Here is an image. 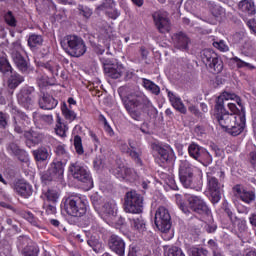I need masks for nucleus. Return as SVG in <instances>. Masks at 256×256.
Segmentation results:
<instances>
[{"instance_id":"6ab92c4d","label":"nucleus","mask_w":256,"mask_h":256,"mask_svg":"<svg viewBox=\"0 0 256 256\" xmlns=\"http://www.w3.org/2000/svg\"><path fill=\"white\" fill-rule=\"evenodd\" d=\"M173 45L176 49L180 51H189V44L191 39L188 38L187 34L183 32H178L172 35Z\"/></svg>"},{"instance_id":"69168bd1","label":"nucleus","mask_w":256,"mask_h":256,"mask_svg":"<svg viewBox=\"0 0 256 256\" xmlns=\"http://www.w3.org/2000/svg\"><path fill=\"white\" fill-rule=\"evenodd\" d=\"M55 153H56V155H58V157L67 156V151L65 150V146H63V145H58L55 149Z\"/></svg>"},{"instance_id":"bf43d9fd","label":"nucleus","mask_w":256,"mask_h":256,"mask_svg":"<svg viewBox=\"0 0 256 256\" xmlns=\"http://www.w3.org/2000/svg\"><path fill=\"white\" fill-rule=\"evenodd\" d=\"M213 47H215L219 51H229V46H227L223 40L213 42Z\"/></svg>"},{"instance_id":"e433bc0d","label":"nucleus","mask_w":256,"mask_h":256,"mask_svg":"<svg viewBox=\"0 0 256 256\" xmlns=\"http://www.w3.org/2000/svg\"><path fill=\"white\" fill-rule=\"evenodd\" d=\"M41 181L44 183V185H49L52 181H59L57 177L51 173V171L48 169L47 171H44L41 174Z\"/></svg>"},{"instance_id":"8fccbe9b","label":"nucleus","mask_w":256,"mask_h":256,"mask_svg":"<svg viewBox=\"0 0 256 256\" xmlns=\"http://www.w3.org/2000/svg\"><path fill=\"white\" fill-rule=\"evenodd\" d=\"M227 105L228 109L231 111L230 115H236V117H239V115H241V113L243 112L240 105H238L239 108L233 102H228Z\"/></svg>"},{"instance_id":"bb28decb","label":"nucleus","mask_w":256,"mask_h":256,"mask_svg":"<svg viewBox=\"0 0 256 256\" xmlns=\"http://www.w3.org/2000/svg\"><path fill=\"white\" fill-rule=\"evenodd\" d=\"M38 67L44 73H50L51 77H57L59 75V65L55 64V62H38Z\"/></svg>"},{"instance_id":"4c0bfd02","label":"nucleus","mask_w":256,"mask_h":256,"mask_svg":"<svg viewBox=\"0 0 256 256\" xmlns=\"http://www.w3.org/2000/svg\"><path fill=\"white\" fill-rule=\"evenodd\" d=\"M55 131L56 134L59 135V137H65V133H67V126H65L63 122H61L60 116H57Z\"/></svg>"},{"instance_id":"c9c22d12","label":"nucleus","mask_w":256,"mask_h":256,"mask_svg":"<svg viewBox=\"0 0 256 256\" xmlns=\"http://www.w3.org/2000/svg\"><path fill=\"white\" fill-rule=\"evenodd\" d=\"M131 221V226L133 229H136V231H145V221L143 220V217H137V218H132L130 219Z\"/></svg>"},{"instance_id":"cd10ccee","label":"nucleus","mask_w":256,"mask_h":256,"mask_svg":"<svg viewBox=\"0 0 256 256\" xmlns=\"http://www.w3.org/2000/svg\"><path fill=\"white\" fill-rule=\"evenodd\" d=\"M9 153L15 155L19 161L22 163L27 162V152L21 148L16 143H10L7 147Z\"/></svg>"},{"instance_id":"49530a36","label":"nucleus","mask_w":256,"mask_h":256,"mask_svg":"<svg viewBox=\"0 0 256 256\" xmlns=\"http://www.w3.org/2000/svg\"><path fill=\"white\" fill-rule=\"evenodd\" d=\"M232 61H234V63H236L238 69H243V67H246L247 69H255V66L251 65L250 63H247V62L241 60L237 56L233 57Z\"/></svg>"},{"instance_id":"dca6fc26","label":"nucleus","mask_w":256,"mask_h":256,"mask_svg":"<svg viewBox=\"0 0 256 256\" xmlns=\"http://www.w3.org/2000/svg\"><path fill=\"white\" fill-rule=\"evenodd\" d=\"M35 93V88L25 86L21 88L17 95L19 105H22L25 109L33 107V98L31 94Z\"/></svg>"},{"instance_id":"9d476101","label":"nucleus","mask_w":256,"mask_h":256,"mask_svg":"<svg viewBox=\"0 0 256 256\" xmlns=\"http://www.w3.org/2000/svg\"><path fill=\"white\" fill-rule=\"evenodd\" d=\"M126 213H143V196L136 191L127 192L124 201Z\"/></svg>"},{"instance_id":"4468645a","label":"nucleus","mask_w":256,"mask_h":256,"mask_svg":"<svg viewBox=\"0 0 256 256\" xmlns=\"http://www.w3.org/2000/svg\"><path fill=\"white\" fill-rule=\"evenodd\" d=\"M11 57L18 71H20V73H22L23 75H29V73L33 71L31 69V64H29V61H27V59H25V57H23V55H21V52H19L18 50L13 49L11 51Z\"/></svg>"},{"instance_id":"ddd939ff","label":"nucleus","mask_w":256,"mask_h":256,"mask_svg":"<svg viewBox=\"0 0 256 256\" xmlns=\"http://www.w3.org/2000/svg\"><path fill=\"white\" fill-rule=\"evenodd\" d=\"M152 18L159 33L165 34L171 31V20L167 12L158 10L152 14Z\"/></svg>"},{"instance_id":"338daca9","label":"nucleus","mask_w":256,"mask_h":256,"mask_svg":"<svg viewBox=\"0 0 256 256\" xmlns=\"http://www.w3.org/2000/svg\"><path fill=\"white\" fill-rule=\"evenodd\" d=\"M0 127L5 129L7 127V114L0 112Z\"/></svg>"},{"instance_id":"5701e85b","label":"nucleus","mask_w":256,"mask_h":256,"mask_svg":"<svg viewBox=\"0 0 256 256\" xmlns=\"http://www.w3.org/2000/svg\"><path fill=\"white\" fill-rule=\"evenodd\" d=\"M29 117L25 113L18 112L16 116L13 118V127L15 133L21 135L25 131V121H27Z\"/></svg>"},{"instance_id":"f8f14e48","label":"nucleus","mask_w":256,"mask_h":256,"mask_svg":"<svg viewBox=\"0 0 256 256\" xmlns=\"http://www.w3.org/2000/svg\"><path fill=\"white\" fill-rule=\"evenodd\" d=\"M154 223L161 233H167L171 229V214L164 206H160L155 213Z\"/></svg>"},{"instance_id":"f03ea898","label":"nucleus","mask_w":256,"mask_h":256,"mask_svg":"<svg viewBox=\"0 0 256 256\" xmlns=\"http://www.w3.org/2000/svg\"><path fill=\"white\" fill-rule=\"evenodd\" d=\"M122 101L127 113L134 121H143V113H147L148 117H157L159 113L144 94L131 95L123 98Z\"/></svg>"},{"instance_id":"09e8293b","label":"nucleus","mask_w":256,"mask_h":256,"mask_svg":"<svg viewBox=\"0 0 256 256\" xmlns=\"http://www.w3.org/2000/svg\"><path fill=\"white\" fill-rule=\"evenodd\" d=\"M137 174L135 173L134 169L124 167V173L122 179H127L128 181H133L136 179Z\"/></svg>"},{"instance_id":"0eeeda50","label":"nucleus","mask_w":256,"mask_h":256,"mask_svg":"<svg viewBox=\"0 0 256 256\" xmlns=\"http://www.w3.org/2000/svg\"><path fill=\"white\" fill-rule=\"evenodd\" d=\"M61 209L71 217H83L87 213V204H85L81 197L71 195L63 199Z\"/></svg>"},{"instance_id":"37998d69","label":"nucleus","mask_w":256,"mask_h":256,"mask_svg":"<svg viewBox=\"0 0 256 256\" xmlns=\"http://www.w3.org/2000/svg\"><path fill=\"white\" fill-rule=\"evenodd\" d=\"M115 209L116 206L115 204L111 203V202H107L103 205L102 211L103 213H105L106 215H110V216H115Z\"/></svg>"},{"instance_id":"603ef678","label":"nucleus","mask_w":256,"mask_h":256,"mask_svg":"<svg viewBox=\"0 0 256 256\" xmlns=\"http://www.w3.org/2000/svg\"><path fill=\"white\" fill-rule=\"evenodd\" d=\"M100 60L103 65L104 71H107V69H109L110 67H113L114 65L117 64V63H115V61L113 59L106 58V57H102V58H100Z\"/></svg>"},{"instance_id":"3c124183","label":"nucleus","mask_w":256,"mask_h":256,"mask_svg":"<svg viewBox=\"0 0 256 256\" xmlns=\"http://www.w3.org/2000/svg\"><path fill=\"white\" fill-rule=\"evenodd\" d=\"M48 201H51L52 203H57V200L59 199V192L57 190H47L45 194Z\"/></svg>"},{"instance_id":"c85d7f7f","label":"nucleus","mask_w":256,"mask_h":256,"mask_svg":"<svg viewBox=\"0 0 256 256\" xmlns=\"http://www.w3.org/2000/svg\"><path fill=\"white\" fill-rule=\"evenodd\" d=\"M238 9L246 15H255V3L253 0H242L238 4Z\"/></svg>"},{"instance_id":"72a5a7b5","label":"nucleus","mask_w":256,"mask_h":256,"mask_svg":"<svg viewBox=\"0 0 256 256\" xmlns=\"http://www.w3.org/2000/svg\"><path fill=\"white\" fill-rule=\"evenodd\" d=\"M142 83L143 87H145L147 91H150V93H153V95H159L161 93V88H159L153 81L143 78Z\"/></svg>"},{"instance_id":"a19ab883","label":"nucleus","mask_w":256,"mask_h":256,"mask_svg":"<svg viewBox=\"0 0 256 256\" xmlns=\"http://www.w3.org/2000/svg\"><path fill=\"white\" fill-rule=\"evenodd\" d=\"M240 199H242L244 203H251L255 201V192L243 190V193L240 194Z\"/></svg>"},{"instance_id":"052dcab7","label":"nucleus","mask_w":256,"mask_h":256,"mask_svg":"<svg viewBox=\"0 0 256 256\" xmlns=\"http://www.w3.org/2000/svg\"><path fill=\"white\" fill-rule=\"evenodd\" d=\"M125 171V166H117L113 169V174L117 179H123V173Z\"/></svg>"},{"instance_id":"6e6d98bb","label":"nucleus","mask_w":256,"mask_h":256,"mask_svg":"<svg viewBox=\"0 0 256 256\" xmlns=\"http://www.w3.org/2000/svg\"><path fill=\"white\" fill-rule=\"evenodd\" d=\"M201 159H204V161L206 162V165H211V163H213V156L205 148L201 154Z\"/></svg>"},{"instance_id":"20e7f679","label":"nucleus","mask_w":256,"mask_h":256,"mask_svg":"<svg viewBox=\"0 0 256 256\" xmlns=\"http://www.w3.org/2000/svg\"><path fill=\"white\" fill-rule=\"evenodd\" d=\"M207 189L210 194V201L213 205L221 201V191H223V185L217 177L220 179H225V172L221 171L219 168H213L207 172Z\"/></svg>"},{"instance_id":"5fc2aeb1","label":"nucleus","mask_w":256,"mask_h":256,"mask_svg":"<svg viewBox=\"0 0 256 256\" xmlns=\"http://www.w3.org/2000/svg\"><path fill=\"white\" fill-rule=\"evenodd\" d=\"M105 14L107 15V17H109V19L115 20L119 17V15H121V12L115 8H112V9L105 10Z\"/></svg>"},{"instance_id":"39448f33","label":"nucleus","mask_w":256,"mask_h":256,"mask_svg":"<svg viewBox=\"0 0 256 256\" xmlns=\"http://www.w3.org/2000/svg\"><path fill=\"white\" fill-rule=\"evenodd\" d=\"M60 45L70 57L79 58L87 53V44L81 36L67 35L61 40Z\"/></svg>"},{"instance_id":"2f4dec72","label":"nucleus","mask_w":256,"mask_h":256,"mask_svg":"<svg viewBox=\"0 0 256 256\" xmlns=\"http://www.w3.org/2000/svg\"><path fill=\"white\" fill-rule=\"evenodd\" d=\"M209 7L213 17L216 19H223L225 17V8L219 5V3L210 1Z\"/></svg>"},{"instance_id":"864d4df0","label":"nucleus","mask_w":256,"mask_h":256,"mask_svg":"<svg viewBox=\"0 0 256 256\" xmlns=\"http://www.w3.org/2000/svg\"><path fill=\"white\" fill-rule=\"evenodd\" d=\"M25 256H37L39 255V248L36 246H28L24 251Z\"/></svg>"},{"instance_id":"f257e3e1","label":"nucleus","mask_w":256,"mask_h":256,"mask_svg":"<svg viewBox=\"0 0 256 256\" xmlns=\"http://www.w3.org/2000/svg\"><path fill=\"white\" fill-rule=\"evenodd\" d=\"M214 119L232 137L241 135L246 123L241 98L229 93L219 96L215 104Z\"/></svg>"},{"instance_id":"9b49d317","label":"nucleus","mask_w":256,"mask_h":256,"mask_svg":"<svg viewBox=\"0 0 256 256\" xmlns=\"http://www.w3.org/2000/svg\"><path fill=\"white\" fill-rule=\"evenodd\" d=\"M194 175L193 165L187 160H181L179 165V180L183 187L186 189L193 187Z\"/></svg>"},{"instance_id":"4d7b16f0","label":"nucleus","mask_w":256,"mask_h":256,"mask_svg":"<svg viewBox=\"0 0 256 256\" xmlns=\"http://www.w3.org/2000/svg\"><path fill=\"white\" fill-rule=\"evenodd\" d=\"M38 119H39V121H42V123H46V125L53 124V115L40 114V115H38Z\"/></svg>"},{"instance_id":"b1692460","label":"nucleus","mask_w":256,"mask_h":256,"mask_svg":"<svg viewBox=\"0 0 256 256\" xmlns=\"http://www.w3.org/2000/svg\"><path fill=\"white\" fill-rule=\"evenodd\" d=\"M124 72L125 68L119 63L110 66V68H106L104 71L106 77H110V79H120Z\"/></svg>"},{"instance_id":"f3484780","label":"nucleus","mask_w":256,"mask_h":256,"mask_svg":"<svg viewBox=\"0 0 256 256\" xmlns=\"http://www.w3.org/2000/svg\"><path fill=\"white\" fill-rule=\"evenodd\" d=\"M108 247L116 255L125 256V240L120 236L112 234L108 239Z\"/></svg>"},{"instance_id":"de8ad7c7","label":"nucleus","mask_w":256,"mask_h":256,"mask_svg":"<svg viewBox=\"0 0 256 256\" xmlns=\"http://www.w3.org/2000/svg\"><path fill=\"white\" fill-rule=\"evenodd\" d=\"M115 8V0H104L101 5L97 7L98 11H107Z\"/></svg>"},{"instance_id":"774afa93","label":"nucleus","mask_w":256,"mask_h":256,"mask_svg":"<svg viewBox=\"0 0 256 256\" xmlns=\"http://www.w3.org/2000/svg\"><path fill=\"white\" fill-rule=\"evenodd\" d=\"M249 159L252 166L256 167V151L249 153Z\"/></svg>"},{"instance_id":"a18cd8bd","label":"nucleus","mask_w":256,"mask_h":256,"mask_svg":"<svg viewBox=\"0 0 256 256\" xmlns=\"http://www.w3.org/2000/svg\"><path fill=\"white\" fill-rule=\"evenodd\" d=\"M4 19H5V22L7 23V25H9V27H17V19H15L13 12L8 11L4 15Z\"/></svg>"},{"instance_id":"1a4fd4ad","label":"nucleus","mask_w":256,"mask_h":256,"mask_svg":"<svg viewBox=\"0 0 256 256\" xmlns=\"http://www.w3.org/2000/svg\"><path fill=\"white\" fill-rule=\"evenodd\" d=\"M200 57L211 73H221L223 71V60L213 50H203Z\"/></svg>"},{"instance_id":"473e14b6","label":"nucleus","mask_w":256,"mask_h":256,"mask_svg":"<svg viewBox=\"0 0 256 256\" xmlns=\"http://www.w3.org/2000/svg\"><path fill=\"white\" fill-rule=\"evenodd\" d=\"M28 45L31 49H37L43 45V36L39 34H31L28 38Z\"/></svg>"},{"instance_id":"f704fd0d","label":"nucleus","mask_w":256,"mask_h":256,"mask_svg":"<svg viewBox=\"0 0 256 256\" xmlns=\"http://www.w3.org/2000/svg\"><path fill=\"white\" fill-rule=\"evenodd\" d=\"M189 256H209V250L203 247L192 246L188 249Z\"/></svg>"},{"instance_id":"7c9ffc66","label":"nucleus","mask_w":256,"mask_h":256,"mask_svg":"<svg viewBox=\"0 0 256 256\" xmlns=\"http://www.w3.org/2000/svg\"><path fill=\"white\" fill-rule=\"evenodd\" d=\"M203 151H205V148L199 146L196 143H192L188 147V153L192 159H195V161H201V155L203 154Z\"/></svg>"},{"instance_id":"e2e57ef3","label":"nucleus","mask_w":256,"mask_h":256,"mask_svg":"<svg viewBox=\"0 0 256 256\" xmlns=\"http://www.w3.org/2000/svg\"><path fill=\"white\" fill-rule=\"evenodd\" d=\"M37 85L41 89H45V87H47V85H49V81H47V79L45 78V76H40L37 79Z\"/></svg>"},{"instance_id":"13d9d810","label":"nucleus","mask_w":256,"mask_h":256,"mask_svg":"<svg viewBox=\"0 0 256 256\" xmlns=\"http://www.w3.org/2000/svg\"><path fill=\"white\" fill-rule=\"evenodd\" d=\"M89 247H91L93 249V251H95V253L99 252V249L101 248V244L99 243L98 240L95 239H90L87 241Z\"/></svg>"},{"instance_id":"0e129e2a","label":"nucleus","mask_w":256,"mask_h":256,"mask_svg":"<svg viewBox=\"0 0 256 256\" xmlns=\"http://www.w3.org/2000/svg\"><path fill=\"white\" fill-rule=\"evenodd\" d=\"M93 165L96 171H101V169H103V159H101L100 157L95 158L93 161Z\"/></svg>"},{"instance_id":"a211bd4d","label":"nucleus","mask_w":256,"mask_h":256,"mask_svg":"<svg viewBox=\"0 0 256 256\" xmlns=\"http://www.w3.org/2000/svg\"><path fill=\"white\" fill-rule=\"evenodd\" d=\"M24 138L26 139V145L31 149V147H35V145H39L43 143V139H45V135L39 130L30 129L24 132Z\"/></svg>"},{"instance_id":"2eb2a0df","label":"nucleus","mask_w":256,"mask_h":256,"mask_svg":"<svg viewBox=\"0 0 256 256\" xmlns=\"http://www.w3.org/2000/svg\"><path fill=\"white\" fill-rule=\"evenodd\" d=\"M59 101H57L53 96H51L45 89H41L38 94V105L40 109H45L51 111V109H55Z\"/></svg>"},{"instance_id":"c756f323","label":"nucleus","mask_w":256,"mask_h":256,"mask_svg":"<svg viewBox=\"0 0 256 256\" xmlns=\"http://www.w3.org/2000/svg\"><path fill=\"white\" fill-rule=\"evenodd\" d=\"M32 155L37 163H43L44 161H47L48 157H50L49 150L43 146L33 150Z\"/></svg>"},{"instance_id":"c03bdc74","label":"nucleus","mask_w":256,"mask_h":256,"mask_svg":"<svg viewBox=\"0 0 256 256\" xmlns=\"http://www.w3.org/2000/svg\"><path fill=\"white\" fill-rule=\"evenodd\" d=\"M165 256H185V253H183L181 248L172 246L165 252Z\"/></svg>"},{"instance_id":"7ed1b4c3","label":"nucleus","mask_w":256,"mask_h":256,"mask_svg":"<svg viewBox=\"0 0 256 256\" xmlns=\"http://www.w3.org/2000/svg\"><path fill=\"white\" fill-rule=\"evenodd\" d=\"M176 203L179 209H181V211H183L185 215H189L191 211H193V213H197L198 215H206L207 217L211 215V209H209V206H207V203L205 202V200H203V198L199 196H195V195L188 196L187 198L188 205H186L181 199V195L177 194Z\"/></svg>"},{"instance_id":"393cba45","label":"nucleus","mask_w":256,"mask_h":256,"mask_svg":"<svg viewBox=\"0 0 256 256\" xmlns=\"http://www.w3.org/2000/svg\"><path fill=\"white\" fill-rule=\"evenodd\" d=\"M167 93L172 107H174L176 111H179V113L185 115V113H187V108L185 107V104H183V101H181V98L177 97L173 92L169 90H167Z\"/></svg>"},{"instance_id":"aec40b11","label":"nucleus","mask_w":256,"mask_h":256,"mask_svg":"<svg viewBox=\"0 0 256 256\" xmlns=\"http://www.w3.org/2000/svg\"><path fill=\"white\" fill-rule=\"evenodd\" d=\"M14 191H16V193L21 197H24V199H29V197L33 195V186L27 182L19 180L14 185Z\"/></svg>"},{"instance_id":"a878e982","label":"nucleus","mask_w":256,"mask_h":256,"mask_svg":"<svg viewBox=\"0 0 256 256\" xmlns=\"http://www.w3.org/2000/svg\"><path fill=\"white\" fill-rule=\"evenodd\" d=\"M49 170L52 174L55 175L58 181H61L63 179V174L65 173V162L61 160H55L51 163Z\"/></svg>"},{"instance_id":"423d86ee","label":"nucleus","mask_w":256,"mask_h":256,"mask_svg":"<svg viewBox=\"0 0 256 256\" xmlns=\"http://www.w3.org/2000/svg\"><path fill=\"white\" fill-rule=\"evenodd\" d=\"M0 73L4 77H8L7 87L11 93L25 81V77L13 69L5 54L0 55Z\"/></svg>"},{"instance_id":"79ce46f5","label":"nucleus","mask_w":256,"mask_h":256,"mask_svg":"<svg viewBox=\"0 0 256 256\" xmlns=\"http://www.w3.org/2000/svg\"><path fill=\"white\" fill-rule=\"evenodd\" d=\"M62 113L65 119H67L68 121H75V119H77V114H75L74 111L67 108V104H64V106L62 107Z\"/></svg>"},{"instance_id":"58836bf2","label":"nucleus","mask_w":256,"mask_h":256,"mask_svg":"<svg viewBox=\"0 0 256 256\" xmlns=\"http://www.w3.org/2000/svg\"><path fill=\"white\" fill-rule=\"evenodd\" d=\"M78 12L81 17H84V19H91V15H93V10L83 5H78Z\"/></svg>"},{"instance_id":"ea45409f","label":"nucleus","mask_w":256,"mask_h":256,"mask_svg":"<svg viewBox=\"0 0 256 256\" xmlns=\"http://www.w3.org/2000/svg\"><path fill=\"white\" fill-rule=\"evenodd\" d=\"M74 147L78 155H83V153H85V150L83 149V140H81V136H74Z\"/></svg>"},{"instance_id":"412c9836","label":"nucleus","mask_w":256,"mask_h":256,"mask_svg":"<svg viewBox=\"0 0 256 256\" xmlns=\"http://www.w3.org/2000/svg\"><path fill=\"white\" fill-rule=\"evenodd\" d=\"M156 151L162 163H167L175 159V152L173 151V148H171L170 146H166V147L156 146Z\"/></svg>"},{"instance_id":"6e6552de","label":"nucleus","mask_w":256,"mask_h":256,"mask_svg":"<svg viewBox=\"0 0 256 256\" xmlns=\"http://www.w3.org/2000/svg\"><path fill=\"white\" fill-rule=\"evenodd\" d=\"M69 173L74 179L83 183L87 189H93V178L91 172L79 162H72L69 166Z\"/></svg>"},{"instance_id":"680f3d73","label":"nucleus","mask_w":256,"mask_h":256,"mask_svg":"<svg viewBox=\"0 0 256 256\" xmlns=\"http://www.w3.org/2000/svg\"><path fill=\"white\" fill-rule=\"evenodd\" d=\"M43 209H45L47 215H55V213H57V208L55 205L44 204Z\"/></svg>"},{"instance_id":"4be33fe9","label":"nucleus","mask_w":256,"mask_h":256,"mask_svg":"<svg viewBox=\"0 0 256 256\" xmlns=\"http://www.w3.org/2000/svg\"><path fill=\"white\" fill-rule=\"evenodd\" d=\"M119 148L121 153H125L126 155H129V157H131V159H133L135 163H138V165H141L142 163L141 155H143V152L141 151V149L138 148L137 151L131 150V148H129L127 143H123V142L120 144Z\"/></svg>"}]
</instances>
